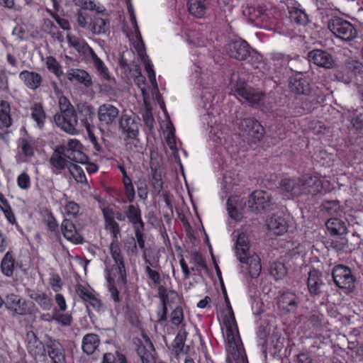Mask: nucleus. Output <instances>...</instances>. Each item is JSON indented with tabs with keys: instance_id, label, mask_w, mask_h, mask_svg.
Segmentation results:
<instances>
[{
	"instance_id": "nucleus-47",
	"label": "nucleus",
	"mask_w": 363,
	"mask_h": 363,
	"mask_svg": "<svg viewBox=\"0 0 363 363\" xmlns=\"http://www.w3.org/2000/svg\"><path fill=\"white\" fill-rule=\"evenodd\" d=\"M109 28V23L101 18H96L92 23L91 30L94 34H101L106 32Z\"/></svg>"
},
{
	"instance_id": "nucleus-9",
	"label": "nucleus",
	"mask_w": 363,
	"mask_h": 363,
	"mask_svg": "<svg viewBox=\"0 0 363 363\" xmlns=\"http://www.w3.org/2000/svg\"><path fill=\"white\" fill-rule=\"evenodd\" d=\"M272 205L271 196L263 191L252 192L248 199L249 208L255 213L267 211Z\"/></svg>"
},
{
	"instance_id": "nucleus-44",
	"label": "nucleus",
	"mask_w": 363,
	"mask_h": 363,
	"mask_svg": "<svg viewBox=\"0 0 363 363\" xmlns=\"http://www.w3.org/2000/svg\"><path fill=\"white\" fill-rule=\"evenodd\" d=\"M69 172L74 178L76 182L82 184L87 183L85 173L80 166L74 163L70 164L69 166Z\"/></svg>"
},
{
	"instance_id": "nucleus-35",
	"label": "nucleus",
	"mask_w": 363,
	"mask_h": 363,
	"mask_svg": "<svg viewBox=\"0 0 363 363\" xmlns=\"http://www.w3.org/2000/svg\"><path fill=\"white\" fill-rule=\"evenodd\" d=\"M111 271H113L111 269ZM113 273V278L111 277H108V291L111 294V297L115 303H118L121 301V298L119 297V292L118 287L120 289H122L123 288H125L127 281H125V284L124 285H120L118 284V276L116 274V277L114 276V272H112Z\"/></svg>"
},
{
	"instance_id": "nucleus-26",
	"label": "nucleus",
	"mask_w": 363,
	"mask_h": 363,
	"mask_svg": "<svg viewBox=\"0 0 363 363\" xmlns=\"http://www.w3.org/2000/svg\"><path fill=\"white\" fill-rule=\"evenodd\" d=\"M188 10L196 18L203 17L209 6L208 0H188Z\"/></svg>"
},
{
	"instance_id": "nucleus-20",
	"label": "nucleus",
	"mask_w": 363,
	"mask_h": 363,
	"mask_svg": "<svg viewBox=\"0 0 363 363\" xmlns=\"http://www.w3.org/2000/svg\"><path fill=\"white\" fill-rule=\"evenodd\" d=\"M50 163L52 166V172L55 174H59L65 168L69 169V164H72L66 159L58 146L52 152L50 158Z\"/></svg>"
},
{
	"instance_id": "nucleus-11",
	"label": "nucleus",
	"mask_w": 363,
	"mask_h": 363,
	"mask_svg": "<svg viewBox=\"0 0 363 363\" xmlns=\"http://www.w3.org/2000/svg\"><path fill=\"white\" fill-rule=\"evenodd\" d=\"M54 121L59 128L69 134L74 135L77 133L76 127L78 121L76 112L55 113Z\"/></svg>"
},
{
	"instance_id": "nucleus-39",
	"label": "nucleus",
	"mask_w": 363,
	"mask_h": 363,
	"mask_svg": "<svg viewBox=\"0 0 363 363\" xmlns=\"http://www.w3.org/2000/svg\"><path fill=\"white\" fill-rule=\"evenodd\" d=\"M306 62L302 60L298 56L290 57L286 69H289L291 72L301 74L305 72L304 68Z\"/></svg>"
},
{
	"instance_id": "nucleus-7",
	"label": "nucleus",
	"mask_w": 363,
	"mask_h": 363,
	"mask_svg": "<svg viewBox=\"0 0 363 363\" xmlns=\"http://www.w3.org/2000/svg\"><path fill=\"white\" fill-rule=\"evenodd\" d=\"M119 112V109L111 104L101 105L97 111L99 127L107 130L114 127L118 120Z\"/></svg>"
},
{
	"instance_id": "nucleus-46",
	"label": "nucleus",
	"mask_w": 363,
	"mask_h": 363,
	"mask_svg": "<svg viewBox=\"0 0 363 363\" xmlns=\"http://www.w3.org/2000/svg\"><path fill=\"white\" fill-rule=\"evenodd\" d=\"M136 352L142 363H155L151 352L148 350L144 345H138Z\"/></svg>"
},
{
	"instance_id": "nucleus-18",
	"label": "nucleus",
	"mask_w": 363,
	"mask_h": 363,
	"mask_svg": "<svg viewBox=\"0 0 363 363\" xmlns=\"http://www.w3.org/2000/svg\"><path fill=\"white\" fill-rule=\"evenodd\" d=\"M61 230L67 240L74 244L82 243L83 237L72 220L65 218L61 224Z\"/></svg>"
},
{
	"instance_id": "nucleus-51",
	"label": "nucleus",
	"mask_w": 363,
	"mask_h": 363,
	"mask_svg": "<svg viewBox=\"0 0 363 363\" xmlns=\"http://www.w3.org/2000/svg\"><path fill=\"white\" fill-rule=\"evenodd\" d=\"M308 321L315 328H320L323 325L324 315L318 311H313L308 318Z\"/></svg>"
},
{
	"instance_id": "nucleus-53",
	"label": "nucleus",
	"mask_w": 363,
	"mask_h": 363,
	"mask_svg": "<svg viewBox=\"0 0 363 363\" xmlns=\"http://www.w3.org/2000/svg\"><path fill=\"white\" fill-rule=\"evenodd\" d=\"M75 291L78 296L84 303H86L93 294V293L87 287L82 284H77L75 286Z\"/></svg>"
},
{
	"instance_id": "nucleus-59",
	"label": "nucleus",
	"mask_w": 363,
	"mask_h": 363,
	"mask_svg": "<svg viewBox=\"0 0 363 363\" xmlns=\"http://www.w3.org/2000/svg\"><path fill=\"white\" fill-rule=\"evenodd\" d=\"M184 318L183 310L181 307L177 306L171 313V321L175 325H179Z\"/></svg>"
},
{
	"instance_id": "nucleus-54",
	"label": "nucleus",
	"mask_w": 363,
	"mask_h": 363,
	"mask_svg": "<svg viewBox=\"0 0 363 363\" xmlns=\"http://www.w3.org/2000/svg\"><path fill=\"white\" fill-rule=\"evenodd\" d=\"M141 60L144 63L145 69L147 73L148 78H149L150 82L152 83V84L154 86L157 87V82H156L155 73L153 70V67H152V65L151 62L150 60H148L146 57H145V60Z\"/></svg>"
},
{
	"instance_id": "nucleus-2",
	"label": "nucleus",
	"mask_w": 363,
	"mask_h": 363,
	"mask_svg": "<svg viewBox=\"0 0 363 363\" xmlns=\"http://www.w3.org/2000/svg\"><path fill=\"white\" fill-rule=\"evenodd\" d=\"M223 293L228 308V314L225 315L223 319V325L225 330L224 335L225 336L230 352L234 357H239L240 352L238 349V337H237L238 329L235 315L225 289H223Z\"/></svg>"
},
{
	"instance_id": "nucleus-55",
	"label": "nucleus",
	"mask_w": 363,
	"mask_h": 363,
	"mask_svg": "<svg viewBox=\"0 0 363 363\" xmlns=\"http://www.w3.org/2000/svg\"><path fill=\"white\" fill-rule=\"evenodd\" d=\"M65 211L68 216L76 217L79 213L80 207L74 201H68L65 206Z\"/></svg>"
},
{
	"instance_id": "nucleus-23",
	"label": "nucleus",
	"mask_w": 363,
	"mask_h": 363,
	"mask_svg": "<svg viewBox=\"0 0 363 363\" xmlns=\"http://www.w3.org/2000/svg\"><path fill=\"white\" fill-rule=\"evenodd\" d=\"M19 79L26 86L32 90L39 88L43 82L42 76L35 72L23 70L19 74Z\"/></svg>"
},
{
	"instance_id": "nucleus-42",
	"label": "nucleus",
	"mask_w": 363,
	"mask_h": 363,
	"mask_svg": "<svg viewBox=\"0 0 363 363\" xmlns=\"http://www.w3.org/2000/svg\"><path fill=\"white\" fill-rule=\"evenodd\" d=\"M75 5L80 6L81 8L86 10L94 11L97 13H103L105 11V8L99 4H95V2L89 0H73Z\"/></svg>"
},
{
	"instance_id": "nucleus-36",
	"label": "nucleus",
	"mask_w": 363,
	"mask_h": 363,
	"mask_svg": "<svg viewBox=\"0 0 363 363\" xmlns=\"http://www.w3.org/2000/svg\"><path fill=\"white\" fill-rule=\"evenodd\" d=\"M67 38L69 45L74 48L79 54L84 55L91 48V47L83 39L78 38L69 34H67Z\"/></svg>"
},
{
	"instance_id": "nucleus-56",
	"label": "nucleus",
	"mask_w": 363,
	"mask_h": 363,
	"mask_svg": "<svg viewBox=\"0 0 363 363\" xmlns=\"http://www.w3.org/2000/svg\"><path fill=\"white\" fill-rule=\"evenodd\" d=\"M138 194L140 199L145 200L147 198V186L145 179H139L136 182Z\"/></svg>"
},
{
	"instance_id": "nucleus-38",
	"label": "nucleus",
	"mask_w": 363,
	"mask_h": 363,
	"mask_svg": "<svg viewBox=\"0 0 363 363\" xmlns=\"http://www.w3.org/2000/svg\"><path fill=\"white\" fill-rule=\"evenodd\" d=\"M31 116L33 119L37 123L38 126L42 128L44 126L46 116L40 104L35 103L33 106L31 108Z\"/></svg>"
},
{
	"instance_id": "nucleus-34",
	"label": "nucleus",
	"mask_w": 363,
	"mask_h": 363,
	"mask_svg": "<svg viewBox=\"0 0 363 363\" xmlns=\"http://www.w3.org/2000/svg\"><path fill=\"white\" fill-rule=\"evenodd\" d=\"M125 213L129 221L133 224L134 228H135V225L139 226V228H141L142 229L144 228L145 224L142 220L141 212L138 206L129 205Z\"/></svg>"
},
{
	"instance_id": "nucleus-4",
	"label": "nucleus",
	"mask_w": 363,
	"mask_h": 363,
	"mask_svg": "<svg viewBox=\"0 0 363 363\" xmlns=\"http://www.w3.org/2000/svg\"><path fill=\"white\" fill-rule=\"evenodd\" d=\"M332 276L335 285L346 293L352 292L355 288L356 278L351 269L339 264L333 269Z\"/></svg>"
},
{
	"instance_id": "nucleus-57",
	"label": "nucleus",
	"mask_w": 363,
	"mask_h": 363,
	"mask_svg": "<svg viewBox=\"0 0 363 363\" xmlns=\"http://www.w3.org/2000/svg\"><path fill=\"white\" fill-rule=\"evenodd\" d=\"M52 319L64 326L70 325L72 320L71 315L64 313H55L52 316Z\"/></svg>"
},
{
	"instance_id": "nucleus-30",
	"label": "nucleus",
	"mask_w": 363,
	"mask_h": 363,
	"mask_svg": "<svg viewBox=\"0 0 363 363\" xmlns=\"http://www.w3.org/2000/svg\"><path fill=\"white\" fill-rule=\"evenodd\" d=\"M326 228L333 235H342L347 233L346 224L337 218H331L325 223Z\"/></svg>"
},
{
	"instance_id": "nucleus-3",
	"label": "nucleus",
	"mask_w": 363,
	"mask_h": 363,
	"mask_svg": "<svg viewBox=\"0 0 363 363\" xmlns=\"http://www.w3.org/2000/svg\"><path fill=\"white\" fill-rule=\"evenodd\" d=\"M230 85L232 89L252 106H258L262 101L264 95L255 89L247 86L245 82L240 79L238 73H233L230 78Z\"/></svg>"
},
{
	"instance_id": "nucleus-12",
	"label": "nucleus",
	"mask_w": 363,
	"mask_h": 363,
	"mask_svg": "<svg viewBox=\"0 0 363 363\" xmlns=\"http://www.w3.org/2000/svg\"><path fill=\"white\" fill-rule=\"evenodd\" d=\"M52 363H66L65 350L62 345L57 340L47 336L45 354Z\"/></svg>"
},
{
	"instance_id": "nucleus-62",
	"label": "nucleus",
	"mask_w": 363,
	"mask_h": 363,
	"mask_svg": "<svg viewBox=\"0 0 363 363\" xmlns=\"http://www.w3.org/2000/svg\"><path fill=\"white\" fill-rule=\"evenodd\" d=\"M88 313H89V306H91L94 310L99 311L102 306L101 300L96 297L93 294L90 298L85 303Z\"/></svg>"
},
{
	"instance_id": "nucleus-37",
	"label": "nucleus",
	"mask_w": 363,
	"mask_h": 363,
	"mask_svg": "<svg viewBox=\"0 0 363 363\" xmlns=\"http://www.w3.org/2000/svg\"><path fill=\"white\" fill-rule=\"evenodd\" d=\"M14 259L10 252H7L1 262V272L6 277L13 275L14 269Z\"/></svg>"
},
{
	"instance_id": "nucleus-25",
	"label": "nucleus",
	"mask_w": 363,
	"mask_h": 363,
	"mask_svg": "<svg viewBox=\"0 0 363 363\" xmlns=\"http://www.w3.org/2000/svg\"><path fill=\"white\" fill-rule=\"evenodd\" d=\"M67 78L70 82L76 81L89 88L92 85L91 77L89 74L80 69H71L67 72Z\"/></svg>"
},
{
	"instance_id": "nucleus-49",
	"label": "nucleus",
	"mask_w": 363,
	"mask_h": 363,
	"mask_svg": "<svg viewBox=\"0 0 363 363\" xmlns=\"http://www.w3.org/2000/svg\"><path fill=\"white\" fill-rule=\"evenodd\" d=\"M270 57L274 66L286 67L288 61L289 60L291 56L282 52H277L271 53Z\"/></svg>"
},
{
	"instance_id": "nucleus-15",
	"label": "nucleus",
	"mask_w": 363,
	"mask_h": 363,
	"mask_svg": "<svg viewBox=\"0 0 363 363\" xmlns=\"http://www.w3.org/2000/svg\"><path fill=\"white\" fill-rule=\"evenodd\" d=\"M301 195L310 194L315 196L321 193L323 182L317 176L306 174L301 177Z\"/></svg>"
},
{
	"instance_id": "nucleus-29",
	"label": "nucleus",
	"mask_w": 363,
	"mask_h": 363,
	"mask_svg": "<svg viewBox=\"0 0 363 363\" xmlns=\"http://www.w3.org/2000/svg\"><path fill=\"white\" fill-rule=\"evenodd\" d=\"M28 296L35 300L38 304L45 311H49L52 306V299L44 292L35 291L28 289Z\"/></svg>"
},
{
	"instance_id": "nucleus-24",
	"label": "nucleus",
	"mask_w": 363,
	"mask_h": 363,
	"mask_svg": "<svg viewBox=\"0 0 363 363\" xmlns=\"http://www.w3.org/2000/svg\"><path fill=\"white\" fill-rule=\"evenodd\" d=\"M307 286L311 295L318 296L320 294L323 282L321 279V274L318 271L313 269L309 272Z\"/></svg>"
},
{
	"instance_id": "nucleus-10",
	"label": "nucleus",
	"mask_w": 363,
	"mask_h": 363,
	"mask_svg": "<svg viewBox=\"0 0 363 363\" xmlns=\"http://www.w3.org/2000/svg\"><path fill=\"white\" fill-rule=\"evenodd\" d=\"M308 58L309 62L326 69H333L335 66L333 55L324 50L314 49L310 51L308 53Z\"/></svg>"
},
{
	"instance_id": "nucleus-6",
	"label": "nucleus",
	"mask_w": 363,
	"mask_h": 363,
	"mask_svg": "<svg viewBox=\"0 0 363 363\" xmlns=\"http://www.w3.org/2000/svg\"><path fill=\"white\" fill-rule=\"evenodd\" d=\"M237 124L242 136L245 138L249 142L256 143L259 141L264 136V128L254 118H244Z\"/></svg>"
},
{
	"instance_id": "nucleus-22",
	"label": "nucleus",
	"mask_w": 363,
	"mask_h": 363,
	"mask_svg": "<svg viewBox=\"0 0 363 363\" xmlns=\"http://www.w3.org/2000/svg\"><path fill=\"white\" fill-rule=\"evenodd\" d=\"M301 178H286L281 181L280 187L288 196H298L301 195Z\"/></svg>"
},
{
	"instance_id": "nucleus-1",
	"label": "nucleus",
	"mask_w": 363,
	"mask_h": 363,
	"mask_svg": "<svg viewBox=\"0 0 363 363\" xmlns=\"http://www.w3.org/2000/svg\"><path fill=\"white\" fill-rule=\"evenodd\" d=\"M104 220L105 229L109 230L112 240L109 245L110 253L114 264L112 266V270L114 272V276H118V282L120 285H124L126 281V271L125 267L124 257L122 254L119 245L118 237L120 235L121 229L118 223L113 219L114 215L111 213V209L104 208L102 210Z\"/></svg>"
},
{
	"instance_id": "nucleus-14",
	"label": "nucleus",
	"mask_w": 363,
	"mask_h": 363,
	"mask_svg": "<svg viewBox=\"0 0 363 363\" xmlns=\"http://www.w3.org/2000/svg\"><path fill=\"white\" fill-rule=\"evenodd\" d=\"M28 352L35 359L45 358L46 350V340L43 344L38 340L35 333L28 331L26 334Z\"/></svg>"
},
{
	"instance_id": "nucleus-8",
	"label": "nucleus",
	"mask_w": 363,
	"mask_h": 363,
	"mask_svg": "<svg viewBox=\"0 0 363 363\" xmlns=\"http://www.w3.org/2000/svg\"><path fill=\"white\" fill-rule=\"evenodd\" d=\"M139 125V119L133 114L123 113L120 117L119 128L128 139L137 140Z\"/></svg>"
},
{
	"instance_id": "nucleus-21",
	"label": "nucleus",
	"mask_w": 363,
	"mask_h": 363,
	"mask_svg": "<svg viewBox=\"0 0 363 363\" xmlns=\"http://www.w3.org/2000/svg\"><path fill=\"white\" fill-rule=\"evenodd\" d=\"M268 229L274 234L280 235L287 231L288 223L281 214L273 215L267 222Z\"/></svg>"
},
{
	"instance_id": "nucleus-33",
	"label": "nucleus",
	"mask_w": 363,
	"mask_h": 363,
	"mask_svg": "<svg viewBox=\"0 0 363 363\" xmlns=\"http://www.w3.org/2000/svg\"><path fill=\"white\" fill-rule=\"evenodd\" d=\"M58 147L66 159L72 163V162L77 163H84L87 160L86 156L82 152V150H71L67 149L65 145H58Z\"/></svg>"
},
{
	"instance_id": "nucleus-16",
	"label": "nucleus",
	"mask_w": 363,
	"mask_h": 363,
	"mask_svg": "<svg viewBox=\"0 0 363 363\" xmlns=\"http://www.w3.org/2000/svg\"><path fill=\"white\" fill-rule=\"evenodd\" d=\"M228 53L232 58L245 60L250 56V46L245 40H235L228 45Z\"/></svg>"
},
{
	"instance_id": "nucleus-5",
	"label": "nucleus",
	"mask_w": 363,
	"mask_h": 363,
	"mask_svg": "<svg viewBox=\"0 0 363 363\" xmlns=\"http://www.w3.org/2000/svg\"><path fill=\"white\" fill-rule=\"evenodd\" d=\"M329 30L344 41H352L357 35L354 26L349 21L340 18H334L328 22Z\"/></svg>"
},
{
	"instance_id": "nucleus-58",
	"label": "nucleus",
	"mask_w": 363,
	"mask_h": 363,
	"mask_svg": "<svg viewBox=\"0 0 363 363\" xmlns=\"http://www.w3.org/2000/svg\"><path fill=\"white\" fill-rule=\"evenodd\" d=\"M94 67L99 73V74L106 80H109L111 79L110 75L108 74V71L107 67L105 66L104 63L101 60H99L96 63H94Z\"/></svg>"
},
{
	"instance_id": "nucleus-27",
	"label": "nucleus",
	"mask_w": 363,
	"mask_h": 363,
	"mask_svg": "<svg viewBox=\"0 0 363 363\" xmlns=\"http://www.w3.org/2000/svg\"><path fill=\"white\" fill-rule=\"evenodd\" d=\"M100 344L99 336L94 333H89L82 340V350L88 355L92 354Z\"/></svg>"
},
{
	"instance_id": "nucleus-48",
	"label": "nucleus",
	"mask_w": 363,
	"mask_h": 363,
	"mask_svg": "<svg viewBox=\"0 0 363 363\" xmlns=\"http://www.w3.org/2000/svg\"><path fill=\"white\" fill-rule=\"evenodd\" d=\"M20 147L23 154L25 156H33L35 152V143L33 140L28 138H21L20 140Z\"/></svg>"
},
{
	"instance_id": "nucleus-17",
	"label": "nucleus",
	"mask_w": 363,
	"mask_h": 363,
	"mask_svg": "<svg viewBox=\"0 0 363 363\" xmlns=\"http://www.w3.org/2000/svg\"><path fill=\"white\" fill-rule=\"evenodd\" d=\"M300 303L301 299L296 294L286 291L280 296L278 306L286 313H295Z\"/></svg>"
},
{
	"instance_id": "nucleus-41",
	"label": "nucleus",
	"mask_w": 363,
	"mask_h": 363,
	"mask_svg": "<svg viewBox=\"0 0 363 363\" xmlns=\"http://www.w3.org/2000/svg\"><path fill=\"white\" fill-rule=\"evenodd\" d=\"M187 334V332L184 329L181 328L174 340L173 347L177 354L181 352H186L187 351V350H184V345Z\"/></svg>"
},
{
	"instance_id": "nucleus-13",
	"label": "nucleus",
	"mask_w": 363,
	"mask_h": 363,
	"mask_svg": "<svg viewBox=\"0 0 363 363\" xmlns=\"http://www.w3.org/2000/svg\"><path fill=\"white\" fill-rule=\"evenodd\" d=\"M6 308L12 311L13 315H25L30 314L31 308L28 306V303L20 298L16 294H9L6 298Z\"/></svg>"
},
{
	"instance_id": "nucleus-40",
	"label": "nucleus",
	"mask_w": 363,
	"mask_h": 363,
	"mask_svg": "<svg viewBox=\"0 0 363 363\" xmlns=\"http://www.w3.org/2000/svg\"><path fill=\"white\" fill-rule=\"evenodd\" d=\"M289 18L292 22L299 25H306L308 22V16L304 11L296 7L290 9Z\"/></svg>"
},
{
	"instance_id": "nucleus-64",
	"label": "nucleus",
	"mask_w": 363,
	"mask_h": 363,
	"mask_svg": "<svg viewBox=\"0 0 363 363\" xmlns=\"http://www.w3.org/2000/svg\"><path fill=\"white\" fill-rule=\"evenodd\" d=\"M347 244V240L345 238H340L333 239L330 242V247L336 251H341L345 249Z\"/></svg>"
},
{
	"instance_id": "nucleus-61",
	"label": "nucleus",
	"mask_w": 363,
	"mask_h": 363,
	"mask_svg": "<svg viewBox=\"0 0 363 363\" xmlns=\"http://www.w3.org/2000/svg\"><path fill=\"white\" fill-rule=\"evenodd\" d=\"M18 186L22 189H28L30 186V179L26 172L21 173L17 178Z\"/></svg>"
},
{
	"instance_id": "nucleus-45",
	"label": "nucleus",
	"mask_w": 363,
	"mask_h": 363,
	"mask_svg": "<svg viewBox=\"0 0 363 363\" xmlns=\"http://www.w3.org/2000/svg\"><path fill=\"white\" fill-rule=\"evenodd\" d=\"M45 65L48 69L56 77H60L63 74L61 65L54 57L49 56L46 57Z\"/></svg>"
},
{
	"instance_id": "nucleus-50",
	"label": "nucleus",
	"mask_w": 363,
	"mask_h": 363,
	"mask_svg": "<svg viewBox=\"0 0 363 363\" xmlns=\"http://www.w3.org/2000/svg\"><path fill=\"white\" fill-rule=\"evenodd\" d=\"M133 23L135 24H136L135 17L133 18ZM135 31L136 33V35H135L136 39L138 40V42L136 43L135 45V48L138 52V55L140 57V59L145 60V57H146L145 54V44L142 40V36H141V34L139 31V28L137 25H135Z\"/></svg>"
},
{
	"instance_id": "nucleus-43",
	"label": "nucleus",
	"mask_w": 363,
	"mask_h": 363,
	"mask_svg": "<svg viewBox=\"0 0 363 363\" xmlns=\"http://www.w3.org/2000/svg\"><path fill=\"white\" fill-rule=\"evenodd\" d=\"M269 273L276 280H279L286 276L287 271L283 263L274 262L270 266Z\"/></svg>"
},
{
	"instance_id": "nucleus-28",
	"label": "nucleus",
	"mask_w": 363,
	"mask_h": 363,
	"mask_svg": "<svg viewBox=\"0 0 363 363\" xmlns=\"http://www.w3.org/2000/svg\"><path fill=\"white\" fill-rule=\"evenodd\" d=\"M13 124L11 106L8 101H0V128H9Z\"/></svg>"
},
{
	"instance_id": "nucleus-32",
	"label": "nucleus",
	"mask_w": 363,
	"mask_h": 363,
	"mask_svg": "<svg viewBox=\"0 0 363 363\" xmlns=\"http://www.w3.org/2000/svg\"><path fill=\"white\" fill-rule=\"evenodd\" d=\"M289 86L295 94H308L309 92V84L302 77H291Z\"/></svg>"
},
{
	"instance_id": "nucleus-19",
	"label": "nucleus",
	"mask_w": 363,
	"mask_h": 363,
	"mask_svg": "<svg viewBox=\"0 0 363 363\" xmlns=\"http://www.w3.org/2000/svg\"><path fill=\"white\" fill-rule=\"evenodd\" d=\"M250 240L245 233L241 232L236 235L235 253L240 262L247 260V256L251 255L250 252Z\"/></svg>"
},
{
	"instance_id": "nucleus-60",
	"label": "nucleus",
	"mask_w": 363,
	"mask_h": 363,
	"mask_svg": "<svg viewBox=\"0 0 363 363\" xmlns=\"http://www.w3.org/2000/svg\"><path fill=\"white\" fill-rule=\"evenodd\" d=\"M125 247L128 255H136L138 253V246L135 238H129L125 243Z\"/></svg>"
},
{
	"instance_id": "nucleus-63",
	"label": "nucleus",
	"mask_w": 363,
	"mask_h": 363,
	"mask_svg": "<svg viewBox=\"0 0 363 363\" xmlns=\"http://www.w3.org/2000/svg\"><path fill=\"white\" fill-rule=\"evenodd\" d=\"M145 273L147 274L150 279L154 283L155 285H158L160 284V275L159 272L155 270H153L150 266H146L145 267Z\"/></svg>"
},
{
	"instance_id": "nucleus-31",
	"label": "nucleus",
	"mask_w": 363,
	"mask_h": 363,
	"mask_svg": "<svg viewBox=\"0 0 363 363\" xmlns=\"http://www.w3.org/2000/svg\"><path fill=\"white\" fill-rule=\"evenodd\" d=\"M247 257V260L241 263L248 266L249 274L252 278H257L262 269L260 258L256 254L249 255Z\"/></svg>"
},
{
	"instance_id": "nucleus-52",
	"label": "nucleus",
	"mask_w": 363,
	"mask_h": 363,
	"mask_svg": "<svg viewBox=\"0 0 363 363\" xmlns=\"http://www.w3.org/2000/svg\"><path fill=\"white\" fill-rule=\"evenodd\" d=\"M58 103L60 110V113H70L76 112L69 99L65 96H61L59 97Z\"/></svg>"
}]
</instances>
